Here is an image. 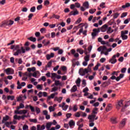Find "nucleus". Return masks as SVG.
<instances>
[{
    "instance_id": "obj_1",
    "label": "nucleus",
    "mask_w": 130,
    "mask_h": 130,
    "mask_svg": "<svg viewBox=\"0 0 130 130\" xmlns=\"http://www.w3.org/2000/svg\"><path fill=\"white\" fill-rule=\"evenodd\" d=\"M11 49L12 50H16V51L13 54L15 56H18L21 53H25V49L23 47H21L20 49V45H13L11 46Z\"/></svg>"
},
{
    "instance_id": "obj_2",
    "label": "nucleus",
    "mask_w": 130,
    "mask_h": 130,
    "mask_svg": "<svg viewBox=\"0 0 130 130\" xmlns=\"http://www.w3.org/2000/svg\"><path fill=\"white\" fill-rule=\"evenodd\" d=\"M91 69H83L81 68L79 69V73L80 76H82V77L85 76L86 74H88V73H91Z\"/></svg>"
},
{
    "instance_id": "obj_3",
    "label": "nucleus",
    "mask_w": 130,
    "mask_h": 130,
    "mask_svg": "<svg viewBox=\"0 0 130 130\" xmlns=\"http://www.w3.org/2000/svg\"><path fill=\"white\" fill-rule=\"evenodd\" d=\"M120 56V54L119 53H117L116 55H114L111 59L109 60V62L112 63V64H114V63H116L117 60L116 59V57H119Z\"/></svg>"
},
{
    "instance_id": "obj_4",
    "label": "nucleus",
    "mask_w": 130,
    "mask_h": 130,
    "mask_svg": "<svg viewBox=\"0 0 130 130\" xmlns=\"http://www.w3.org/2000/svg\"><path fill=\"white\" fill-rule=\"evenodd\" d=\"M93 32L91 33V37L92 39L94 40L96 38V36H98V34L100 32V30L99 29H97V28L93 29L92 30Z\"/></svg>"
},
{
    "instance_id": "obj_5",
    "label": "nucleus",
    "mask_w": 130,
    "mask_h": 130,
    "mask_svg": "<svg viewBox=\"0 0 130 130\" xmlns=\"http://www.w3.org/2000/svg\"><path fill=\"white\" fill-rule=\"evenodd\" d=\"M29 116V114H28L27 115H24L22 116H18L17 115H15L13 117V118L15 120H20V119H22V120H24L25 119V118H27Z\"/></svg>"
},
{
    "instance_id": "obj_6",
    "label": "nucleus",
    "mask_w": 130,
    "mask_h": 130,
    "mask_svg": "<svg viewBox=\"0 0 130 130\" xmlns=\"http://www.w3.org/2000/svg\"><path fill=\"white\" fill-rule=\"evenodd\" d=\"M124 77V74H121L117 77H115V76H112L110 78V79H111V80H116V81H117V82H119V81H120L121 79H122V78H123Z\"/></svg>"
},
{
    "instance_id": "obj_7",
    "label": "nucleus",
    "mask_w": 130,
    "mask_h": 130,
    "mask_svg": "<svg viewBox=\"0 0 130 130\" xmlns=\"http://www.w3.org/2000/svg\"><path fill=\"white\" fill-rule=\"evenodd\" d=\"M88 119L89 120L90 122H93L94 120L98 119V116L96 117V115H88Z\"/></svg>"
},
{
    "instance_id": "obj_8",
    "label": "nucleus",
    "mask_w": 130,
    "mask_h": 130,
    "mask_svg": "<svg viewBox=\"0 0 130 130\" xmlns=\"http://www.w3.org/2000/svg\"><path fill=\"white\" fill-rule=\"evenodd\" d=\"M28 112V111L27 110H15L14 113L15 114H26Z\"/></svg>"
},
{
    "instance_id": "obj_9",
    "label": "nucleus",
    "mask_w": 130,
    "mask_h": 130,
    "mask_svg": "<svg viewBox=\"0 0 130 130\" xmlns=\"http://www.w3.org/2000/svg\"><path fill=\"white\" fill-rule=\"evenodd\" d=\"M122 106H123V101L122 100H120L118 101L117 104L116 105V109H118V110H119Z\"/></svg>"
},
{
    "instance_id": "obj_10",
    "label": "nucleus",
    "mask_w": 130,
    "mask_h": 130,
    "mask_svg": "<svg viewBox=\"0 0 130 130\" xmlns=\"http://www.w3.org/2000/svg\"><path fill=\"white\" fill-rule=\"evenodd\" d=\"M84 27V25L82 26L79 29V34H77V35H81V33H82L83 35H84V36H87V30H84V28H83Z\"/></svg>"
},
{
    "instance_id": "obj_11",
    "label": "nucleus",
    "mask_w": 130,
    "mask_h": 130,
    "mask_svg": "<svg viewBox=\"0 0 130 130\" xmlns=\"http://www.w3.org/2000/svg\"><path fill=\"white\" fill-rule=\"evenodd\" d=\"M7 75H13L14 73V70L11 68H8L5 70Z\"/></svg>"
},
{
    "instance_id": "obj_12",
    "label": "nucleus",
    "mask_w": 130,
    "mask_h": 130,
    "mask_svg": "<svg viewBox=\"0 0 130 130\" xmlns=\"http://www.w3.org/2000/svg\"><path fill=\"white\" fill-rule=\"evenodd\" d=\"M107 27H108V25L104 24L101 28H98V29H99L100 32V31H101V32H106Z\"/></svg>"
},
{
    "instance_id": "obj_13",
    "label": "nucleus",
    "mask_w": 130,
    "mask_h": 130,
    "mask_svg": "<svg viewBox=\"0 0 130 130\" xmlns=\"http://www.w3.org/2000/svg\"><path fill=\"white\" fill-rule=\"evenodd\" d=\"M98 42H100V43L102 44V45H107V44H109V42H105V41H104L102 38L101 37L99 38L98 39Z\"/></svg>"
},
{
    "instance_id": "obj_14",
    "label": "nucleus",
    "mask_w": 130,
    "mask_h": 130,
    "mask_svg": "<svg viewBox=\"0 0 130 130\" xmlns=\"http://www.w3.org/2000/svg\"><path fill=\"white\" fill-rule=\"evenodd\" d=\"M126 120H127L126 118H124L121 120V121L120 123V127H123L124 126V125H125Z\"/></svg>"
},
{
    "instance_id": "obj_15",
    "label": "nucleus",
    "mask_w": 130,
    "mask_h": 130,
    "mask_svg": "<svg viewBox=\"0 0 130 130\" xmlns=\"http://www.w3.org/2000/svg\"><path fill=\"white\" fill-rule=\"evenodd\" d=\"M71 52L72 54H73L74 57H75L76 58H77V57H79V55L78 53H76V50H75V49H72L71 50Z\"/></svg>"
},
{
    "instance_id": "obj_16",
    "label": "nucleus",
    "mask_w": 130,
    "mask_h": 130,
    "mask_svg": "<svg viewBox=\"0 0 130 130\" xmlns=\"http://www.w3.org/2000/svg\"><path fill=\"white\" fill-rule=\"evenodd\" d=\"M69 110H73L74 112H76V111H78V105H74L73 106V108H72V107H69Z\"/></svg>"
},
{
    "instance_id": "obj_17",
    "label": "nucleus",
    "mask_w": 130,
    "mask_h": 130,
    "mask_svg": "<svg viewBox=\"0 0 130 130\" xmlns=\"http://www.w3.org/2000/svg\"><path fill=\"white\" fill-rule=\"evenodd\" d=\"M46 57L48 60H49L50 58H52V57H54V53H51L50 54H47L46 55Z\"/></svg>"
},
{
    "instance_id": "obj_18",
    "label": "nucleus",
    "mask_w": 130,
    "mask_h": 130,
    "mask_svg": "<svg viewBox=\"0 0 130 130\" xmlns=\"http://www.w3.org/2000/svg\"><path fill=\"white\" fill-rule=\"evenodd\" d=\"M112 108V105L111 104H109L106 108V111H107V112H108L109 111H110V110H111Z\"/></svg>"
},
{
    "instance_id": "obj_19",
    "label": "nucleus",
    "mask_w": 130,
    "mask_h": 130,
    "mask_svg": "<svg viewBox=\"0 0 130 130\" xmlns=\"http://www.w3.org/2000/svg\"><path fill=\"white\" fill-rule=\"evenodd\" d=\"M61 108H62V110L67 111L68 108H69V105H66V103H62Z\"/></svg>"
},
{
    "instance_id": "obj_20",
    "label": "nucleus",
    "mask_w": 130,
    "mask_h": 130,
    "mask_svg": "<svg viewBox=\"0 0 130 130\" xmlns=\"http://www.w3.org/2000/svg\"><path fill=\"white\" fill-rule=\"evenodd\" d=\"M70 16H76V15H79V11L78 10H75V11H71L70 13Z\"/></svg>"
},
{
    "instance_id": "obj_21",
    "label": "nucleus",
    "mask_w": 130,
    "mask_h": 130,
    "mask_svg": "<svg viewBox=\"0 0 130 130\" xmlns=\"http://www.w3.org/2000/svg\"><path fill=\"white\" fill-rule=\"evenodd\" d=\"M129 105H130L129 102H127L125 103V106L122 108V109H121L122 112H124V109H125V108H126V107H127L128 106H129Z\"/></svg>"
},
{
    "instance_id": "obj_22",
    "label": "nucleus",
    "mask_w": 130,
    "mask_h": 130,
    "mask_svg": "<svg viewBox=\"0 0 130 130\" xmlns=\"http://www.w3.org/2000/svg\"><path fill=\"white\" fill-rule=\"evenodd\" d=\"M37 130L45 129V125L44 124L42 125L41 126H40V125H37Z\"/></svg>"
},
{
    "instance_id": "obj_23",
    "label": "nucleus",
    "mask_w": 130,
    "mask_h": 130,
    "mask_svg": "<svg viewBox=\"0 0 130 130\" xmlns=\"http://www.w3.org/2000/svg\"><path fill=\"white\" fill-rule=\"evenodd\" d=\"M24 107H25V105H24V104L20 103V104H19V106H18L16 108V110H20V109H23V108H24Z\"/></svg>"
},
{
    "instance_id": "obj_24",
    "label": "nucleus",
    "mask_w": 130,
    "mask_h": 130,
    "mask_svg": "<svg viewBox=\"0 0 130 130\" xmlns=\"http://www.w3.org/2000/svg\"><path fill=\"white\" fill-rule=\"evenodd\" d=\"M69 126H70V127L71 128H73V126H75V121H74V120H71L69 122Z\"/></svg>"
},
{
    "instance_id": "obj_25",
    "label": "nucleus",
    "mask_w": 130,
    "mask_h": 130,
    "mask_svg": "<svg viewBox=\"0 0 130 130\" xmlns=\"http://www.w3.org/2000/svg\"><path fill=\"white\" fill-rule=\"evenodd\" d=\"M9 119H10V116L8 115H6V116L3 117L2 120V123H5V122L7 121V120H9Z\"/></svg>"
},
{
    "instance_id": "obj_26",
    "label": "nucleus",
    "mask_w": 130,
    "mask_h": 130,
    "mask_svg": "<svg viewBox=\"0 0 130 130\" xmlns=\"http://www.w3.org/2000/svg\"><path fill=\"white\" fill-rule=\"evenodd\" d=\"M75 83L77 86V87H80L81 86V79L78 78L75 81Z\"/></svg>"
},
{
    "instance_id": "obj_27",
    "label": "nucleus",
    "mask_w": 130,
    "mask_h": 130,
    "mask_svg": "<svg viewBox=\"0 0 130 130\" xmlns=\"http://www.w3.org/2000/svg\"><path fill=\"white\" fill-rule=\"evenodd\" d=\"M58 93L57 92H55L54 93H52L51 94V95L50 96H49L48 97V99H53V98H54V97L55 96V95H58Z\"/></svg>"
},
{
    "instance_id": "obj_28",
    "label": "nucleus",
    "mask_w": 130,
    "mask_h": 130,
    "mask_svg": "<svg viewBox=\"0 0 130 130\" xmlns=\"http://www.w3.org/2000/svg\"><path fill=\"white\" fill-rule=\"evenodd\" d=\"M52 125V122H49L46 123V127L47 129H49L50 127H51V125Z\"/></svg>"
},
{
    "instance_id": "obj_29",
    "label": "nucleus",
    "mask_w": 130,
    "mask_h": 130,
    "mask_svg": "<svg viewBox=\"0 0 130 130\" xmlns=\"http://www.w3.org/2000/svg\"><path fill=\"white\" fill-rule=\"evenodd\" d=\"M62 100V97H59V98L55 97L54 98V101H57V102H58V103H60Z\"/></svg>"
},
{
    "instance_id": "obj_30",
    "label": "nucleus",
    "mask_w": 130,
    "mask_h": 130,
    "mask_svg": "<svg viewBox=\"0 0 130 130\" xmlns=\"http://www.w3.org/2000/svg\"><path fill=\"white\" fill-rule=\"evenodd\" d=\"M51 75V79H53V81H54V80L56 79V76L57 74L56 73H52Z\"/></svg>"
},
{
    "instance_id": "obj_31",
    "label": "nucleus",
    "mask_w": 130,
    "mask_h": 130,
    "mask_svg": "<svg viewBox=\"0 0 130 130\" xmlns=\"http://www.w3.org/2000/svg\"><path fill=\"white\" fill-rule=\"evenodd\" d=\"M7 26H8V23L7 22V20L3 21L0 25V27H7Z\"/></svg>"
},
{
    "instance_id": "obj_32",
    "label": "nucleus",
    "mask_w": 130,
    "mask_h": 130,
    "mask_svg": "<svg viewBox=\"0 0 130 130\" xmlns=\"http://www.w3.org/2000/svg\"><path fill=\"white\" fill-rule=\"evenodd\" d=\"M83 6L84 7L85 9H89V2H85L83 3Z\"/></svg>"
},
{
    "instance_id": "obj_33",
    "label": "nucleus",
    "mask_w": 130,
    "mask_h": 130,
    "mask_svg": "<svg viewBox=\"0 0 130 130\" xmlns=\"http://www.w3.org/2000/svg\"><path fill=\"white\" fill-rule=\"evenodd\" d=\"M59 18H60V16H59V15L53 14L52 17H50V19L54 18V19H57V20H58V19H59Z\"/></svg>"
},
{
    "instance_id": "obj_34",
    "label": "nucleus",
    "mask_w": 130,
    "mask_h": 130,
    "mask_svg": "<svg viewBox=\"0 0 130 130\" xmlns=\"http://www.w3.org/2000/svg\"><path fill=\"white\" fill-rule=\"evenodd\" d=\"M7 22V25L8 26H12V25H13V24H14V21L13 20H6Z\"/></svg>"
},
{
    "instance_id": "obj_35",
    "label": "nucleus",
    "mask_w": 130,
    "mask_h": 130,
    "mask_svg": "<svg viewBox=\"0 0 130 130\" xmlns=\"http://www.w3.org/2000/svg\"><path fill=\"white\" fill-rule=\"evenodd\" d=\"M77 90H78V87H77V85H74L71 89V92H76Z\"/></svg>"
},
{
    "instance_id": "obj_36",
    "label": "nucleus",
    "mask_w": 130,
    "mask_h": 130,
    "mask_svg": "<svg viewBox=\"0 0 130 130\" xmlns=\"http://www.w3.org/2000/svg\"><path fill=\"white\" fill-rule=\"evenodd\" d=\"M36 71V68L35 67H32L31 68H28L27 69V72H29V73L31 72H35Z\"/></svg>"
},
{
    "instance_id": "obj_37",
    "label": "nucleus",
    "mask_w": 130,
    "mask_h": 130,
    "mask_svg": "<svg viewBox=\"0 0 130 130\" xmlns=\"http://www.w3.org/2000/svg\"><path fill=\"white\" fill-rule=\"evenodd\" d=\"M23 95H20L18 97L16 98L17 102H19V101H23Z\"/></svg>"
},
{
    "instance_id": "obj_38",
    "label": "nucleus",
    "mask_w": 130,
    "mask_h": 130,
    "mask_svg": "<svg viewBox=\"0 0 130 130\" xmlns=\"http://www.w3.org/2000/svg\"><path fill=\"white\" fill-rule=\"evenodd\" d=\"M114 29L111 30V27H109L108 28L107 32L108 34H111V33H113V32H114Z\"/></svg>"
},
{
    "instance_id": "obj_39",
    "label": "nucleus",
    "mask_w": 130,
    "mask_h": 130,
    "mask_svg": "<svg viewBox=\"0 0 130 130\" xmlns=\"http://www.w3.org/2000/svg\"><path fill=\"white\" fill-rule=\"evenodd\" d=\"M84 60L85 61H89L90 60V55H86L84 56Z\"/></svg>"
},
{
    "instance_id": "obj_40",
    "label": "nucleus",
    "mask_w": 130,
    "mask_h": 130,
    "mask_svg": "<svg viewBox=\"0 0 130 130\" xmlns=\"http://www.w3.org/2000/svg\"><path fill=\"white\" fill-rule=\"evenodd\" d=\"M58 90V87L57 86H54V87H53L51 90V92H56V91Z\"/></svg>"
},
{
    "instance_id": "obj_41",
    "label": "nucleus",
    "mask_w": 130,
    "mask_h": 130,
    "mask_svg": "<svg viewBox=\"0 0 130 130\" xmlns=\"http://www.w3.org/2000/svg\"><path fill=\"white\" fill-rule=\"evenodd\" d=\"M130 4L126 3L124 5L122 6V9H125L126 8H129Z\"/></svg>"
},
{
    "instance_id": "obj_42",
    "label": "nucleus",
    "mask_w": 130,
    "mask_h": 130,
    "mask_svg": "<svg viewBox=\"0 0 130 130\" xmlns=\"http://www.w3.org/2000/svg\"><path fill=\"white\" fill-rule=\"evenodd\" d=\"M8 100H15V96L14 95H8L7 96Z\"/></svg>"
},
{
    "instance_id": "obj_43",
    "label": "nucleus",
    "mask_w": 130,
    "mask_h": 130,
    "mask_svg": "<svg viewBox=\"0 0 130 130\" xmlns=\"http://www.w3.org/2000/svg\"><path fill=\"white\" fill-rule=\"evenodd\" d=\"M77 52H79V53H80V54H83V53H84V50H83L81 48L77 49Z\"/></svg>"
},
{
    "instance_id": "obj_44",
    "label": "nucleus",
    "mask_w": 130,
    "mask_h": 130,
    "mask_svg": "<svg viewBox=\"0 0 130 130\" xmlns=\"http://www.w3.org/2000/svg\"><path fill=\"white\" fill-rule=\"evenodd\" d=\"M28 40H30V41H32V42H35L36 41V38H33L32 37L28 38Z\"/></svg>"
},
{
    "instance_id": "obj_45",
    "label": "nucleus",
    "mask_w": 130,
    "mask_h": 130,
    "mask_svg": "<svg viewBox=\"0 0 130 130\" xmlns=\"http://www.w3.org/2000/svg\"><path fill=\"white\" fill-rule=\"evenodd\" d=\"M49 110L50 112H52L54 111V110H55V108H54V107H53V106H50L49 107Z\"/></svg>"
},
{
    "instance_id": "obj_46",
    "label": "nucleus",
    "mask_w": 130,
    "mask_h": 130,
    "mask_svg": "<svg viewBox=\"0 0 130 130\" xmlns=\"http://www.w3.org/2000/svg\"><path fill=\"white\" fill-rule=\"evenodd\" d=\"M111 121L112 123L115 124L117 123V121H116V118H112L111 119Z\"/></svg>"
},
{
    "instance_id": "obj_47",
    "label": "nucleus",
    "mask_w": 130,
    "mask_h": 130,
    "mask_svg": "<svg viewBox=\"0 0 130 130\" xmlns=\"http://www.w3.org/2000/svg\"><path fill=\"white\" fill-rule=\"evenodd\" d=\"M51 64H52V61H50L47 63V66H45V68H51Z\"/></svg>"
},
{
    "instance_id": "obj_48",
    "label": "nucleus",
    "mask_w": 130,
    "mask_h": 130,
    "mask_svg": "<svg viewBox=\"0 0 130 130\" xmlns=\"http://www.w3.org/2000/svg\"><path fill=\"white\" fill-rule=\"evenodd\" d=\"M36 111L37 112V114H39V113L41 112V110H40V108H38V107H36Z\"/></svg>"
},
{
    "instance_id": "obj_49",
    "label": "nucleus",
    "mask_w": 130,
    "mask_h": 130,
    "mask_svg": "<svg viewBox=\"0 0 130 130\" xmlns=\"http://www.w3.org/2000/svg\"><path fill=\"white\" fill-rule=\"evenodd\" d=\"M92 113H93L94 114H97V113H98V108H94L92 111Z\"/></svg>"
},
{
    "instance_id": "obj_50",
    "label": "nucleus",
    "mask_w": 130,
    "mask_h": 130,
    "mask_svg": "<svg viewBox=\"0 0 130 130\" xmlns=\"http://www.w3.org/2000/svg\"><path fill=\"white\" fill-rule=\"evenodd\" d=\"M22 129L23 130H27L29 129V126L26 125V124H24L23 127H22Z\"/></svg>"
},
{
    "instance_id": "obj_51",
    "label": "nucleus",
    "mask_w": 130,
    "mask_h": 130,
    "mask_svg": "<svg viewBox=\"0 0 130 130\" xmlns=\"http://www.w3.org/2000/svg\"><path fill=\"white\" fill-rule=\"evenodd\" d=\"M126 34H128V30H124L121 31V35H125Z\"/></svg>"
},
{
    "instance_id": "obj_52",
    "label": "nucleus",
    "mask_w": 130,
    "mask_h": 130,
    "mask_svg": "<svg viewBox=\"0 0 130 130\" xmlns=\"http://www.w3.org/2000/svg\"><path fill=\"white\" fill-rule=\"evenodd\" d=\"M55 86H59V85H61V82H59V80H55Z\"/></svg>"
},
{
    "instance_id": "obj_53",
    "label": "nucleus",
    "mask_w": 130,
    "mask_h": 130,
    "mask_svg": "<svg viewBox=\"0 0 130 130\" xmlns=\"http://www.w3.org/2000/svg\"><path fill=\"white\" fill-rule=\"evenodd\" d=\"M75 117H80L81 116V112H77L75 114Z\"/></svg>"
},
{
    "instance_id": "obj_54",
    "label": "nucleus",
    "mask_w": 130,
    "mask_h": 130,
    "mask_svg": "<svg viewBox=\"0 0 130 130\" xmlns=\"http://www.w3.org/2000/svg\"><path fill=\"white\" fill-rule=\"evenodd\" d=\"M43 87L42 84H38L37 86V89H38L39 90H42V88Z\"/></svg>"
},
{
    "instance_id": "obj_55",
    "label": "nucleus",
    "mask_w": 130,
    "mask_h": 130,
    "mask_svg": "<svg viewBox=\"0 0 130 130\" xmlns=\"http://www.w3.org/2000/svg\"><path fill=\"white\" fill-rule=\"evenodd\" d=\"M12 123V122H5V125L7 126V127H10V125H11Z\"/></svg>"
},
{
    "instance_id": "obj_56",
    "label": "nucleus",
    "mask_w": 130,
    "mask_h": 130,
    "mask_svg": "<svg viewBox=\"0 0 130 130\" xmlns=\"http://www.w3.org/2000/svg\"><path fill=\"white\" fill-rule=\"evenodd\" d=\"M33 16H34L33 13H30L28 16V21H30V20H32V18Z\"/></svg>"
},
{
    "instance_id": "obj_57",
    "label": "nucleus",
    "mask_w": 130,
    "mask_h": 130,
    "mask_svg": "<svg viewBox=\"0 0 130 130\" xmlns=\"http://www.w3.org/2000/svg\"><path fill=\"white\" fill-rule=\"evenodd\" d=\"M121 37L122 39V40H126V39H127V36L126 35H121Z\"/></svg>"
},
{
    "instance_id": "obj_58",
    "label": "nucleus",
    "mask_w": 130,
    "mask_h": 130,
    "mask_svg": "<svg viewBox=\"0 0 130 130\" xmlns=\"http://www.w3.org/2000/svg\"><path fill=\"white\" fill-rule=\"evenodd\" d=\"M35 11H36V7L34 6L30 8L31 13H34Z\"/></svg>"
},
{
    "instance_id": "obj_59",
    "label": "nucleus",
    "mask_w": 130,
    "mask_h": 130,
    "mask_svg": "<svg viewBox=\"0 0 130 130\" xmlns=\"http://www.w3.org/2000/svg\"><path fill=\"white\" fill-rule=\"evenodd\" d=\"M29 120L30 122H34V123H36L37 122V119H30Z\"/></svg>"
},
{
    "instance_id": "obj_60",
    "label": "nucleus",
    "mask_w": 130,
    "mask_h": 130,
    "mask_svg": "<svg viewBox=\"0 0 130 130\" xmlns=\"http://www.w3.org/2000/svg\"><path fill=\"white\" fill-rule=\"evenodd\" d=\"M119 15H120L119 13H115L113 16L114 19H117V18H118Z\"/></svg>"
},
{
    "instance_id": "obj_61",
    "label": "nucleus",
    "mask_w": 130,
    "mask_h": 130,
    "mask_svg": "<svg viewBox=\"0 0 130 130\" xmlns=\"http://www.w3.org/2000/svg\"><path fill=\"white\" fill-rule=\"evenodd\" d=\"M127 16V13L126 12H124L121 15V18H124V17H126Z\"/></svg>"
},
{
    "instance_id": "obj_62",
    "label": "nucleus",
    "mask_w": 130,
    "mask_h": 130,
    "mask_svg": "<svg viewBox=\"0 0 130 130\" xmlns=\"http://www.w3.org/2000/svg\"><path fill=\"white\" fill-rule=\"evenodd\" d=\"M126 72V69L125 68H122L121 69V72L122 73V74H124L125 73V72Z\"/></svg>"
},
{
    "instance_id": "obj_63",
    "label": "nucleus",
    "mask_w": 130,
    "mask_h": 130,
    "mask_svg": "<svg viewBox=\"0 0 130 130\" xmlns=\"http://www.w3.org/2000/svg\"><path fill=\"white\" fill-rule=\"evenodd\" d=\"M75 5L76 8H81V4H80V3H79L78 2L75 3Z\"/></svg>"
},
{
    "instance_id": "obj_64",
    "label": "nucleus",
    "mask_w": 130,
    "mask_h": 130,
    "mask_svg": "<svg viewBox=\"0 0 130 130\" xmlns=\"http://www.w3.org/2000/svg\"><path fill=\"white\" fill-rule=\"evenodd\" d=\"M96 12V9H90L89 10V13L90 14H94Z\"/></svg>"
}]
</instances>
